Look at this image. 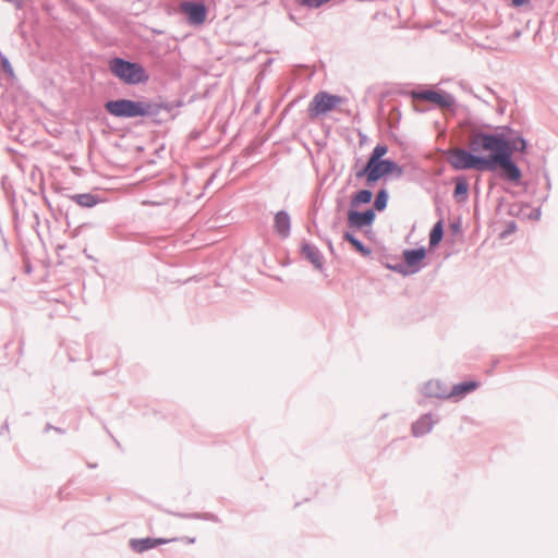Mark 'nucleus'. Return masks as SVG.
I'll list each match as a JSON object with an SVG mask.
<instances>
[{
	"mask_svg": "<svg viewBox=\"0 0 558 558\" xmlns=\"http://www.w3.org/2000/svg\"><path fill=\"white\" fill-rule=\"evenodd\" d=\"M344 99L337 95H331L326 92L317 93L308 105V114L311 119L324 116L337 107L342 105Z\"/></svg>",
	"mask_w": 558,
	"mask_h": 558,
	"instance_id": "nucleus-4",
	"label": "nucleus"
},
{
	"mask_svg": "<svg viewBox=\"0 0 558 558\" xmlns=\"http://www.w3.org/2000/svg\"><path fill=\"white\" fill-rule=\"evenodd\" d=\"M426 251L425 248H418V250H407L403 253L404 260L407 262L408 266L411 268L416 269L420 265V263L425 258Z\"/></svg>",
	"mask_w": 558,
	"mask_h": 558,
	"instance_id": "nucleus-11",
	"label": "nucleus"
},
{
	"mask_svg": "<svg viewBox=\"0 0 558 558\" xmlns=\"http://www.w3.org/2000/svg\"><path fill=\"white\" fill-rule=\"evenodd\" d=\"M106 110L118 118H135L149 114L150 105L129 99L111 100L105 104Z\"/></svg>",
	"mask_w": 558,
	"mask_h": 558,
	"instance_id": "nucleus-2",
	"label": "nucleus"
},
{
	"mask_svg": "<svg viewBox=\"0 0 558 558\" xmlns=\"http://www.w3.org/2000/svg\"><path fill=\"white\" fill-rule=\"evenodd\" d=\"M376 214L373 209H367L363 213L351 209L348 213V225L350 228L362 229L372 226Z\"/></svg>",
	"mask_w": 558,
	"mask_h": 558,
	"instance_id": "nucleus-7",
	"label": "nucleus"
},
{
	"mask_svg": "<svg viewBox=\"0 0 558 558\" xmlns=\"http://www.w3.org/2000/svg\"><path fill=\"white\" fill-rule=\"evenodd\" d=\"M529 3V0H512V5L513 7H521V5H524Z\"/></svg>",
	"mask_w": 558,
	"mask_h": 558,
	"instance_id": "nucleus-24",
	"label": "nucleus"
},
{
	"mask_svg": "<svg viewBox=\"0 0 558 558\" xmlns=\"http://www.w3.org/2000/svg\"><path fill=\"white\" fill-rule=\"evenodd\" d=\"M412 98L414 100H425L432 102L441 109L449 108L453 105V99L450 95L437 90L413 92Z\"/></svg>",
	"mask_w": 558,
	"mask_h": 558,
	"instance_id": "nucleus-6",
	"label": "nucleus"
},
{
	"mask_svg": "<svg viewBox=\"0 0 558 558\" xmlns=\"http://www.w3.org/2000/svg\"><path fill=\"white\" fill-rule=\"evenodd\" d=\"M275 228L278 233L286 236L290 230V217L284 211H279L275 217Z\"/></svg>",
	"mask_w": 558,
	"mask_h": 558,
	"instance_id": "nucleus-13",
	"label": "nucleus"
},
{
	"mask_svg": "<svg viewBox=\"0 0 558 558\" xmlns=\"http://www.w3.org/2000/svg\"><path fill=\"white\" fill-rule=\"evenodd\" d=\"M478 386H480V384L477 381H475V380H470V381H465V383H461V384L454 385L452 387L451 392H450V397H463L466 393L477 389Z\"/></svg>",
	"mask_w": 558,
	"mask_h": 558,
	"instance_id": "nucleus-12",
	"label": "nucleus"
},
{
	"mask_svg": "<svg viewBox=\"0 0 558 558\" xmlns=\"http://www.w3.org/2000/svg\"><path fill=\"white\" fill-rule=\"evenodd\" d=\"M470 148L474 153L490 151L488 157L473 155L463 148L454 147L446 151L447 161L454 170L474 169L478 171H494L497 167L502 169L507 180L518 183L522 173L512 161L514 150L524 151L526 143L520 138L510 143L501 135L475 133L470 137Z\"/></svg>",
	"mask_w": 558,
	"mask_h": 558,
	"instance_id": "nucleus-1",
	"label": "nucleus"
},
{
	"mask_svg": "<svg viewBox=\"0 0 558 558\" xmlns=\"http://www.w3.org/2000/svg\"><path fill=\"white\" fill-rule=\"evenodd\" d=\"M434 420L432 415H424L420 417L412 426V433L414 436H423L432 430L434 426Z\"/></svg>",
	"mask_w": 558,
	"mask_h": 558,
	"instance_id": "nucleus-10",
	"label": "nucleus"
},
{
	"mask_svg": "<svg viewBox=\"0 0 558 558\" xmlns=\"http://www.w3.org/2000/svg\"><path fill=\"white\" fill-rule=\"evenodd\" d=\"M442 234H444L442 223H441V221H438L430 231L429 245L436 246L437 244H439V242L442 239Z\"/></svg>",
	"mask_w": 558,
	"mask_h": 558,
	"instance_id": "nucleus-17",
	"label": "nucleus"
},
{
	"mask_svg": "<svg viewBox=\"0 0 558 558\" xmlns=\"http://www.w3.org/2000/svg\"><path fill=\"white\" fill-rule=\"evenodd\" d=\"M173 539H166V538H140V539H131L130 546L131 548L136 553H143L145 550L151 549L158 545H162L169 542H172Z\"/></svg>",
	"mask_w": 558,
	"mask_h": 558,
	"instance_id": "nucleus-9",
	"label": "nucleus"
},
{
	"mask_svg": "<svg viewBox=\"0 0 558 558\" xmlns=\"http://www.w3.org/2000/svg\"><path fill=\"white\" fill-rule=\"evenodd\" d=\"M110 71L128 84L146 82L148 76L142 65L116 58L109 63Z\"/></svg>",
	"mask_w": 558,
	"mask_h": 558,
	"instance_id": "nucleus-3",
	"label": "nucleus"
},
{
	"mask_svg": "<svg viewBox=\"0 0 558 558\" xmlns=\"http://www.w3.org/2000/svg\"><path fill=\"white\" fill-rule=\"evenodd\" d=\"M344 239L350 242L359 252H361L364 255H368L369 251L364 247V245L355 239L351 233L347 232L344 233Z\"/></svg>",
	"mask_w": 558,
	"mask_h": 558,
	"instance_id": "nucleus-19",
	"label": "nucleus"
},
{
	"mask_svg": "<svg viewBox=\"0 0 558 558\" xmlns=\"http://www.w3.org/2000/svg\"><path fill=\"white\" fill-rule=\"evenodd\" d=\"M364 173L366 174L368 182H375L387 174L395 173L400 175L402 173V169L390 160H376L367 161Z\"/></svg>",
	"mask_w": 558,
	"mask_h": 558,
	"instance_id": "nucleus-5",
	"label": "nucleus"
},
{
	"mask_svg": "<svg viewBox=\"0 0 558 558\" xmlns=\"http://www.w3.org/2000/svg\"><path fill=\"white\" fill-rule=\"evenodd\" d=\"M303 251L316 267L320 266L319 256L312 247L305 246Z\"/></svg>",
	"mask_w": 558,
	"mask_h": 558,
	"instance_id": "nucleus-21",
	"label": "nucleus"
},
{
	"mask_svg": "<svg viewBox=\"0 0 558 558\" xmlns=\"http://www.w3.org/2000/svg\"><path fill=\"white\" fill-rule=\"evenodd\" d=\"M0 61H1V66H2L3 71L10 77H14V70H13L12 65L10 64L9 60L7 59V57H4L1 52H0Z\"/></svg>",
	"mask_w": 558,
	"mask_h": 558,
	"instance_id": "nucleus-22",
	"label": "nucleus"
},
{
	"mask_svg": "<svg viewBox=\"0 0 558 558\" xmlns=\"http://www.w3.org/2000/svg\"><path fill=\"white\" fill-rule=\"evenodd\" d=\"M387 146L385 145H377L368 159V161H376V160H383L381 157L387 154Z\"/></svg>",
	"mask_w": 558,
	"mask_h": 558,
	"instance_id": "nucleus-20",
	"label": "nucleus"
},
{
	"mask_svg": "<svg viewBox=\"0 0 558 558\" xmlns=\"http://www.w3.org/2000/svg\"><path fill=\"white\" fill-rule=\"evenodd\" d=\"M329 0H300L301 4L310 7V8H318L325 3H327Z\"/></svg>",
	"mask_w": 558,
	"mask_h": 558,
	"instance_id": "nucleus-23",
	"label": "nucleus"
},
{
	"mask_svg": "<svg viewBox=\"0 0 558 558\" xmlns=\"http://www.w3.org/2000/svg\"><path fill=\"white\" fill-rule=\"evenodd\" d=\"M72 199L84 207H93L97 204V197L93 194H76L72 196Z\"/></svg>",
	"mask_w": 558,
	"mask_h": 558,
	"instance_id": "nucleus-15",
	"label": "nucleus"
},
{
	"mask_svg": "<svg viewBox=\"0 0 558 558\" xmlns=\"http://www.w3.org/2000/svg\"><path fill=\"white\" fill-rule=\"evenodd\" d=\"M373 194L368 190L357 192L351 199L352 207H359L362 204H368L372 201Z\"/></svg>",
	"mask_w": 558,
	"mask_h": 558,
	"instance_id": "nucleus-14",
	"label": "nucleus"
},
{
	"mask_svg": "<svg viewBox=\"0 0 558 558\" xmlns=\"http://www.w3.org/2000/svg\"><path fill=\"white\" fill-rule=\"evenodd\" d=\"M388 202V195L385 190H381L377 193L376 199H375V208L377 210H384L387 206Z\"/></svg>",
	"mask_w": 558,
	"mask_h": 558,
	"instance_id": "nucleus-18",
	"label": "nucleus"
},
{
	"mask_svg": "<svg viewBox=\"0 0 558 558\" xmlns=\"http://www.w3.org/2000/svg\"><path fill=\"white\" fill-rule=\"evenodd\" d=\"M180 9L187 15L191 24L201 25L206 20V8L202 3L183 2Z\"/></svg>",
	"mask_w": 558,
	"mask_h": 558,
	"instance_id": "nucleus-8",
	"label": "nucleus"
},
{
	"mask_svg": "<svg viewBox=\"0 0 558 558\" xmlns=\"http://www.w3.org/2000/svg\"><path fill=\"white\" fill-rule=\"evenodd\" d=\"M469 183L464 178H459L456 181L454 197L464 201L468 196Z\"/></svg>",
	"mask_w": 558,
	"mask_h": 558,
	"instance_id": "nucleus-16",
	"label": "nucleus"
}]
</instances>
